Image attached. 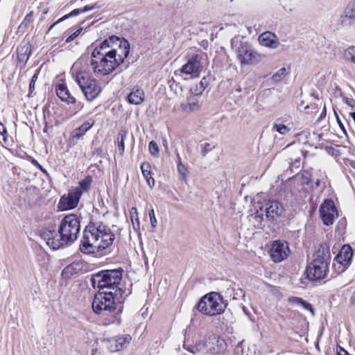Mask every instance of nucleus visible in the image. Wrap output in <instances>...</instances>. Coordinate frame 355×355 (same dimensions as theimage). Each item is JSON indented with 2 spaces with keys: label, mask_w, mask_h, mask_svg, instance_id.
<instances>
[{
  "label": "nucleus",
  "mask_w": 355,
  "mask_h": 355,
  "mask_svg": "<svg viewBox=\"0 0 355 355\" xmlns=\"http://www.w3.org/2000/svg\"><path fill=\"white\" fill-rule=\"evenodd\" d=\"M148 215H149L150 222L151 226L153 227H155L157 226V220H156V218H155V212H154V209H153L150 210V211L148 213Z\"/></svg>",
  "instance_id": "nucleus-42"
},
{
  "label": "nucleus",
  "mask_w": 355,
  "mask_h": 355,
  "mask_svg": "<svg viewBox=\"0 0 355 355\" xmlns=\"http://www.w3.org/2000/svg\"><path fill=\"white\" fill-rule=\"evenodd\" d=\"M92 182V177L90 175H87L79 182V187H74L73 189H78L82 195L83 192L87 191L89 189Z\"/></svg>",
  "instance_id": "nucleus-31"
},
{
  "label": "nucleus",
  "mask_w": 355,
  "mask_h": 355,
  "mask_svg": "<svg viewBox=\"0 0 355 355\" xmlns=\"http://www.w3.org/2000/svg\"><path fill=\"white\" fill-rule=\"evenodd\" d=\"M130 219L133 222V220L134 218H135L136 220H138V217H137V208L135 207H132L130 210ZM139 223V221H137Z\"/></svg>",
  "instance_id": "nucleus-45"
},
{
  "label": "nucleus",
  "mask_w": 355,
  "mask_h": 355,
  "mask_svg": "<svg viewBox=\"0 0 355 355\" xmlns=\"http://www.w3.org/2000/svg\"><path fill=\"white\" fill-rule=\"evenodd\" d=\"M57 96L64 102L67 103L73 104L76 103V98L69 92L65 84L61 83L56 86Z\"/></svg>",
  "instance_id": "nucleus-22"
},
{
  "label": "nucleus",
  "mask_w": 355,
  "mask_h": 355,
  "mask_svg": "<svg viewBox=\"0 0 355 355\" xmlns=\"http://www.w3.org/2000/svg\"><path fill=\"white\" fill-rule=\"evenodd\" d=\"M343 100L349 107L352 108L355 107V100L354 98H349L347 96H343Z\"/></svg>",
  "instance_id": "nucleus-44"
},
{
  "label": "nucleus",
  "mask_w": 355,
  "mask_h": 355,
  "mask_svg": "<svg viewBox=\"0 0 355 355\" xmlns=\"http://www.w3.org/2000/svg\"><path fill=\"white\" fill-rule=\"evenodd\" d=\"M215 148V146L209 143L205 142L201 144V153L202 156L205 157L207 154Z\"/></svg>",
  "instance_id": "nucleus-38"
},
{
  "label": "nucleus",
  "mask_w": 355,
  "mask_h": 355,
  "mask_svg": "<svg viewBox=\"0 0 355 355\" xmlns=\"http://www.w3.org/2000/svg\"><path fill=\"white\" fill-rule=\"evenodd\" d=\"M123 270H103L92 276L91 283L94 288H98L100 291L108 289L114 292V290H122L117 288L122 277Z\"/></svg>",
  "instance_id": "nucleus-4"
},
{
  "label": "nucleus",
  "mask_w": 355,
  "mask_h": 355,
  "mask_svg": "<svg viewBox=\"0 0 355 355\" xmlns=\"http://www.w3.org/2000/svg\"><path fill=\"white\" fill-rule=\"evenodd\" d=\"M116 40L119 42L118 49H114V52H115L114 57L112 58L113 61L115 62V64L119 67L121 63H123L125 58L129 54L130 50V44L125 39H120L119 37H116Z\"/></svg>",
  "instance_id": "nucleus-16"
},
{
  "label": "nucleus",
  "mask_w": 355,
  "mask_h": 355,
  "mask_svg": "<svg viewBox=\"0 0 355 355\" xmlns=\"http://www.w3.org/2000/svg\"><path fill=\"white\" fill-rule=\"evenodd\" d=\"M141 171L145 178L148 185L153 188L155 186V180L151 176V165L148 162H143L141 164Z\"/></svg>",
  "instance_id": "nucleus-26"
},
{
  "label": "nucleus",
  "mask_w": 355,
  "mask_h": 355,
  "mask_svg": "<svg viewBox=\"0 0 355 355\" xmlns=\"http://www.w3.org/2000/svg\"><path fill=\"white\" fill-rule=\"evenodd\" d=\"M259 41L262 46L276 49L278 47L279 42L275 34L266 31L261 34L259 37Z\"/></svg>",
  "instance_id": "nucleus-20"
},
{
  "label": "nucleus",
  "mask_w": 355,
  "mask_h": 355,
  "mask_svg": "<svg viewBox=\"0 0 355 355\" xmlns=\"http://www.w3.org/2000/svg\"><path fill=\"white\" fill-rule=\"evenodd\" d=\"M130 339L128 337L123 336L110 338L106 341L107 347L112 352L119 351Z\"/></svg>",
  "instance_id": "nucleus-21"
},
{
  "label": "nucleus",
  "mask_w": 355,
  "mask_h": 355,
  "mask_svg": "<svg viewBox=\"0 0 355 355\" xmlns=\"http://www.w3.org/2000/svg\"><path fill=\"white\" fill-rule=\"evenodd\" d=\"M148 150H149V152H150L151 155H153L154 157H157L158 156V155H159V147H158L157 144L155 141H151L149 143Z\"/></svg>",
  "instance_id": "nucleus-37"
},
{
  "label": "nucleus",
  "mask_w": 355,
  "mask_h": 355,
  "mask_svg": "<svg viewBox=\"0 0 355 355\" xmlns=\"http://www.w3.org/2000/svg\"><path fill=\"white\" fill-rule=\"evenodd\" d=\"M227 303L220 295L211 292L203 296L196 305L198 311L205 315H215L223 313Z\"/></svg>",
  "instance_id": "nucleus-5"
},
{
  "label": "nucleus",
  "mask_w": 355,
  "mask_h": 355,
  "mask_svg": "<svg viewBox=\"0 0 355 355\" xmlns=\"http://www.w3.org/2000/svg\"><path fill=\"white\" fill-rule=\"evenodd\" d=\"M321 181L319 179H317L315 182V185L316 187H320Z\"/></svg>",
  "instance_id": "nucleus-52"
},
{
  "label": "nucleus",
  "mask_w": 355,
  "mask_h": 355,
  "mask_svg": "<svg viewBox=\"0 0 355 355\" xmlns=\"http://www.w3.org/2000/svg\"><path fill=\"white\" fill-rule=\"evenodd\" d=\"M344 56L346 59L350 60L353 63H355V46H351L346 49Z\"/></svg>",
  "instance_id": "nucleus-34"
},
{
  "label": "nucleus",
  "mask_w": 355,
  "mask_h": 355,
  "mask_svg": "<svg viewBox=\"0 0 355 355\" xmlns=\"http://www.w3.org/2000/svg\"><path fill=\"white\" fill-rule=\"evenodd\" d=\"M37 79H38V72H36L33 76L31 81L29 85L30 93H32L33 91L35 89V82L37 80Z\"/></svg>",
  "instance_id": "nucleus-43"
},
{
  "label": "nucleus",
  "mask_w": 355,
  "mask_h": 355,
  "mask_svg": "<svg viewBox=\"0 0 355 355\" xmlns=\"http://www.w3.org/2000/svg\"><path fill=\"white\" fill-rule=\"evenodd\" d=\"M83 31V28H78L75 32H73L71 35H70L66 40L65 42L69 43L75 40Z\"/></svg>",
  "instance_id": "nucleus-41"
},
{
  "label": "nucleus",
  "mask_w": 355,
  "mask_h": 355,
  "mask_svg": "<svg viewBox=\"0 0 355 355\" xmlns=\"http://www.w3.org/2000/svg\"><path fill=\"white\" fill-rule=\"evenodd\" d=\"M252 216L254 220V225L257 227H261L262 225V222L263 220V214L262 211V209H261V211L257 210Z\"/></svg>",
  "instance_id": "nucleus-35"
},
{
  "label": "nucleus",
  "mask_w": 355,
  "mask_h": 355,
  "mask_svg": "<svg viewBox=\"0 0 355 355\" xmlns=\"http://www.w3.org/2000/svg\"><path fill=\"white\" fill-rule=\"evenodd\" d=\"M114 234L105 225H100L98 227L87 226L83 232L80 250L85 254H94L101 252L106 254L108 248L114 241Z\"/></svg>",
  "instance_id": "nucleus-1"
},
{
  "label": "nucleus",
  "mask_w": 355,
  "mask_h": 355,
  "mask_svg": "<svg viewBox=\"0 0 355 355\" xmlns=\"http://www.w3.org/2000/svg\"><path fill=\"white\" fill-rule=\"evenodd\" d=\"M81 193L78 189H71L67 195H64L60 199L58 205V209L65 211L74 209L78 206Z\"/></svg>",
  "instance_id": "nucleus-13"
},
{
  "label": "nucleus",
  "mask_w": 355,
  "mask_h": 355,
  "mask_svg": "<svg viewBox=\"0 0 355 355\" xmlns=\"http://www.w3.org/2000/svg\"><path fill=\"white\" fill-rule=\"evenodd\" d=\"M199 98L190 94L187 101L181 103V107L184 112H191L200 109Z\"/></svg>",
  "instance_id": "nucleus-23"
},
{
  "label": "nucleus",
  "mask_w": 355,
  "mask_h": 355,
  "mask_svg": "<svg viewBox=\"0 0 355 355\" xmlns=\"http://www.w3.org/2000/svg\"><path fill=\"white\" fill-rule=\"evenodd\" d=\"M236 57L241 65H254L259 63L262 56L248 42H241L236 51Z\"/></svg>",
  "instance_id": "nucleus-8"
},
{
  "label": "nucleus",
  "mask_w": 355,
  "mask_h": 355,
  "mask_svg": "<svg viewBox=\"0 0 355 355\" xmlns=\"http://www.w3.org/2000/svg\"><path fill=\"white\" fill-rule=\"evenodd\" d=\"M336 352L337 355H349L348 352L340 346H337Z\"/></svg>",
  "instance_id": "nucleus-47"
},
{
  "label": "nucleus",
  "mask_w": 355,
  "mask_h": 355,
  "mask_svg": "<svg viewBox=\"0 0 355 355\" xmlns=\"http://www.w3.org/2000/svg\"><path fill=\"white\" fill-rule=\"evenodd\" d=\"M55 230H44L40 236L44 239L47 245L53 250H58L65 245H69L67 242L61 240V234H58Z\"/></svg>",
  "instance_id": "nucleus-15"
},
{
  "label": "nucleus",
  "mask_w": 355,
  "mask_h": 355,
  "mask_svg": "<svg viewBox=\"0 0 355 355\" xmlns=\"http://www.w3.org/2000/svg\"><path fill=\"white\" fill-rule=\"evenodd\" d=\"M352 256V248L349 245H343L338 254L334 258V263L333 264V266L338 273L345 270L351 263Z\"/></svg>",
  "instance_id": "nucleus-10"
},
{
  "label": "nucleus",
  "mask_w": 355,
  "mask_h": 355,
  "mask_svg": "<svg viewBox=\"0 0 355 355\" xmlns=\"http://www.w3.org/2000/svg\"><path fill=\"white\" fill-rule=\"evenodd\" d=\"M335 114H336V120H337V122L340 128V129L342 130H343L344 132H346V130H345V127H344V125L343 124V123L341 122L339 116H338V114H336V112H335Z\"/></svg>",
  "instance_id": "nucleus-48"
},
{
  "label": "nucleus",
  "mask_w": 355,
  "mask_h": 355,
  "mask_svg": "<svg viewBox=\"0 0 355 355\" xmlns=\"http://www.w3.org/2000/svg\"><path fill=\"white\" fill-rule=\"evenodd\" d=\"M326 107L325 105L324 106V109L321 113V117H323V116H326Z\"/></svg>",
  "instance_id": "nucleus-53"
},
{
  "label": "nucleus",
  "mask_w": 355,
  "mask_h": 355,
  "mask_svg": "<svg viewBox=\"0 0 355 355\" xmlns=\"http://www.w3.org/2000/svg\"><path fill=\"white\" fill-rule=\"evenodd\" d=\"M300 184L304 187V189L306 192H309L313 189L314 186L311 181V175L309 171H305L302 173Z\"/></svg>",
  "instance_id": "nucleus-28"
},
{
  "label": "nucleus",
  "mask_w": 355,
  "mask_h": 355,
  "mask_svg": "<svg viewBox=\"0 0 355 355\" xmlns=\"http://www.w3.org/2000/svg\"><path fill=\"white\" fill-rule=\"evenodd\" d=\"M241 88H239L236 89V91H238V92H241Z\"/></svg>",
  "instance_id": "nucleus-55"
},
{
  "label": "nucleus",
  "mask_w": 355,
  "mask_h": 355,
  "mask_svg": "<svg viewBox=\"0 0 355 355\" xmlns=\"http://www.w3.org/2000/svg\"><path fill=\"white\" fill-rule=\"evenodd\" d=\"M188 350H189L191 353H194L193 350H191V349H188Z\"/></svg>",
  "instance_id": "nucleus-54"
},
{
  "label": "nucleus",
  "mask_w": 355,
  "mask_h": 355,
  "mask_svg": "<svg viewBox=\"0 0 355 355\" xmlns=\"http://www.w3.org/2000/svg\"><path fill=\"white\" fill-rule=\"evenodd\" d=\"M123 290L100 291L92 302L93 311L97 314H111L110 323L117 325L121 323V313L123 311Z\"/></svg>",
  "instance_id": "nucleus-2"
},
{
  "label": "nucleus",
  "mask_w": 355,
  "mask_h": 355,
  "mask_svg": "<svg viewBox=\"0 0 355 355\" xmlns=\"http://www.w3.org/2000/svg\"><path fill=\"white\" fill-rule=\"evenodd\" d=\"M272 130L278 132L279 134L284 135L290 131V128L282 123H279L278 121L273 123Z\"/></svg>",
  "instance_id": "nucleus-32"
},
{
  "label": "nucleus",
  "mask_w": 355,
  "mask_h": 355,
  "mask_svg": "<svg viewBox=\"0 0 355 355\" xmlns=\"http://www.w3.org/2000/svg\"><path fill=\"white\" fill-rule=\"evenodd\" d=\"M286 73L287 72L286 68H281L272 76V80L275 82L280 81L285 77Z\"/></svg>",
  "instance_id": "nucleus-36"
},
{
  "label": "nucleus",
  "mask_w": 355,
  "mask_h": 355,
  "mask_svg": "<svg viewBox=\"0 0 355 355\" xmlns=\"http://www.w3.org/2000/svg\"><path fill=\"white\" fill-rule=\"evenodd\" d=\"M296 300L298 302V303L301 304L304 309L309 310L313 313V309L310 303L303 300L302 298L297 297Z\"/></svg>",
  "instance_id": "nucleus-40"
},
{
  "label": "nucleus",
  "mask_w": 355,
  "mask_h": 355,
  "mask_svg": "<svg viewBox=\"0 0 355 355\" xmlns=\"http://www.w3.org/2000/svg\"><path fill=\"white\" fill-rule=\"evenodd\" d=\"M202 54H195L187 58V62L181 67V73L191 75L193 78L198 77L203 68Z\"/></svg>",
  "instance_id": "nucleus-9"
},
{
  "label": "nucleus",
  "mask_w": 355,
  "mask_h": 355,
  "mask_svg": "<svg viewBox=\"0 0 355 355\" xmlns=\"http://www.w3.org/2000/svg\"><path fill=\"white\" fill-rule=\"evenodd\" d=\"M204 90L205 89L202 88V86H199V84H197L191 88L190 94L200 97Z\"/></svg>",
  "instance_id": "nucleus-39"
},
{
  "label": "nucleus",
  "mask_w": 355,
  "mask_h": 355,
  "mask_svg": "<svg viewBox=\"0 0 355 355\" xmlns=\"http://www.w3.org/2000/svg\"><path fill=\"white\" fill-rule=\"evenodd\" d=\"M77 64V63H75L72 67V76L80 88L85 98L88 101H92L101 94L102 91L101 86L96 79L92 78L86 71H76Z\"/></svg>",
  "instance_id": "nucleus-3"
},
{
  "label": "nucleus",
  "mask_w": 355,
  "mask_h": 355,
  "mask_svg": "<svg viewBox=\"0 0 355 355\" xmlns=\"http://www.w3.org/2000/svg\"><path fill=\"white\" fill-rule=\"evenodd\" d=\"M115 53L114 51L109 53H99L97 50H93L90 65L94 73L98 76H104L112 72L116 68L115 62L112 60Z\"/></svg>",
  "instance_id": "nucleus-6"
},
{
  "label": "nucleus",
  "mask_w": 355,
  "mask_h": 355,
  "mask_svg": "<svg viewBox=\"0 0 355 355\" xmlns=\"http://www.w3.org/2000/svg\"><path fill=\"white\" fill-rule=\"evenodd\" d=\"M33 164H35V166H38V168L41 170V171H43L41 165H40V164L36 161V160H33Z\"/></svg>",
  "instance_id": "nucleus-51"
},
{
  "label": "nucleus",
  "mask_w": 355,
  "mask_h": 355,
  "mask_svg": "<svg viewBox=\"0 0 355 355\" xmlns=\"http://www.w3.org/2000/svg\"><path fill=\"white\" fill-rule=\"evenodd\" d=\"M339 23L343 26L355 25V0L349 3L343 14L340 17Z\"/></svg>",
  "instance_id": "nucleus-17"
},
{
  "label": "nucleus",
  "mask_w": 355,
  "mask_h": 355,
  "mask_svg": "<svg viewBox=\"0 0 355 355\" xmlns=\"http://www.w3.org/2000/svg\"><path fill=\"white\" fill-rule=\"evenodd\" d=\"M270 253L274 262H281L288 255L289 248L288 243L279 240L275 241L272 244Z\"/></svg>",
  "instance_id": "nucleus-14"
},
{
  "label": "nucleus",
  "mask_w": 355,
  "mask_h": 355,
  "mask_svg": "<svg viewBox=\"0 0 355 355\" xmlns=\"http://www.w3.org/2000/svg\"><path fill=\"white\" fill-rule=\"evenodd\" d=\"M320 215L323 223L332 225L335 218L338 217V211L332 200L327 199L320 205Z\"/></svg>",
  "instance_id": "nucleus-12"
},
{
  "label": "nucleus",
  "mask_w": 355,
  "mask_h": 355,
  "mask_svg": "<svg viewBox=\"0 0 355 355\" xmlns=\"http://www.w3.org/2000/svg\"><path fill=\"white\" fill-rule=\"evenodd\" d=\"M216 342L218 343V346H220V348H222L223 345H225V340L223 339L216 338Z\"/></svg>",
  "instance_id": "nucleus-50"
},
{
  "label": "nucleus",
  "mask_w": 355,
  "mask_h": 355,
  "mask_svg": "<svg viewBox=\"0 0 355 355\" xmlns=\"http://www.w3.org/2000/svg\"><path fill=\"white\" fill-rule=\"evenodd\" d=\"M94 122H84L79 128L74 130L71 139L78 140L83 137L93 125Z\"/></svg>",
  "instance_id": "nucleus-27"
},
{
  "label": "nucleus",
  "mask_w": 355,
  "mask_h": 355,
  "mask_svg": "<svg viewBox=\"0 0 355 355\" xmlns=\"http://www.w3.org/2000/svg\"><path fill=\"white\" fill-rule=\"evenodd\" d=\"M145 94L141 89H133L128 96V101L130 104L140 105L144 101Z\"/></svg>",
  "instance_id": "nucleus-24"
},
{
  "label": "nucleus",
  "mask_w": 355,
  "mask_h": 355,
  "mask_svg": "<svg viewBox=\"0 0 355 355\" xmlns=\"http://www.w3.org/2000/svg\"><path fill=\"white\" fill-rule=\"evenodd\" d=\"M128 134V133L127 130H125L124 129H121L117 135L116 142L117 144L119 153L121 156H123L124 154V151H125L124 141H125V139L127 138Z\"/></svg>",
  "instance_id": "nucleus-29"
},
{
  "label": "nucleus",
  "mask_w": 355,
  "mask_h": 355,
  "mask_svg": "<svg viewBox=\"0 0 355 355\" xmlns=\"http://www.w3.org/2000/svg\"><path fill=\"white\" fill-rule=\"evenodd\" d=\"M331 257L330 253V247L327 243H322L320 245L318 249L313 254V261H318L324 264L329 266Z\"/></svg>",
  "instance_id": "nucleus-19"
},
{
  "label": "nucleus",
  "mask_w": 355,
  "mask_h": 355,
  "mask_svg": "<svg viewBox=\"0 0 355 355\" xmlns=\"http://www.w3.org/2000/svg\"><path fill=\"white\" fill-rule=\"evenodd\" d=\"M80 230V220L76 214L65 216L61 220L58 232L61 234V240L71 245L78 238Z\"/></svg>",
  "instance_id": "nucleus-7"
},
{
  "label": "nucleus",
  "mask_w": 355,
  "mask_h": 355,
  "mask_svg": "<svg viewBox=\"0 0 355 355\" xmlns=\"http://www.w3.org/2000/svg\"><path fill=\"white\" fill-rule=\"evenodd\" d=\"M266 217L268 220H274L276 217H281L284 215V208L277 201H271L266 205Z\"/></svg>",
  "instance_id": "nucleus-18"
},
{
  "label": "nucleus",
  "mask_w": 355,
  "mask_h": 355,
  "mask_svg": "<svg viewBox=\"0 0 355 355\" xmlns=\"http://www.w3.org/2000/svg\"><path fill=\"white\" fill-rule=\"evenodd\" d=\"M96 8H98V6L96 4H94L92 6H85L83 8H77L72 10L71 12H69L67 15H65L62 17L60 18L57 21H55L50 28H52L55 24L71 17H74L80 15V13H83L89 10H92Z\"/></svg>",
  "instance_id": "nucleus-25"
},
{
  "label": "nucleus",
  "mask_w": 355,
  "mask_h": 355,
  "mask_svg": "<svg viewBox=\"0 0 355 355\" xmlns=\"http://www.w3.org/2000/svg\"><path fill=\"white\" fill-rule=\"evenodd\" d=\"M0 135L3 136L4 141H6L7 130L4 125L0 123Z\"/></svg>",
  "instance_id": "nucleus-46"
},
{
  "label": "nucleus",
  "mask_w": 355,
  "mask_h": 355,
  "mask_svg": "<svg viewBox=\"0 0 355 355\" xmlns=\"http://www.w3.org/2000/svg\"><path fill=\"white\" fill-rule=\"evenodd\" d=\"M198 84H199V86H202V88H203L205 89L207 87V86L208 85V83L206 80V78H203L200 81V83Z\"/></svg>",
  "instance_id": "nucleus-49"
},
{
  "label": "nucleus",
  "mask_w": 355,
  "mask_h": 355,
  "mask_svg": "<svg viewBox=\"0 0 355 355\" xmlns=\"http://www.w3.org/2000/svg\"><path fill=\"white\" fill-rule=\"evenodd\" d=\"M116 37L112 36L109 40H105L99 46H96L94 50H97L99 53H112L114 51V49H111L110 50L108 49L110 47V42H113L114 40H116Z\"/></svg>",
  "instance_id": "nucleus-30"
},
{
  "label": "nucleus",
  "mask_w": 355,
  "mask_h": 355,
  "mask_svg": "<svg viewBox=\"0 0 355 355\" xmlns=\"http://www.w3.org/2000/svg\"><path fill=\"white\" fill-rule=\"evenodd\" d=\"M329 270V266L318 261H312L306 269L307 279L311 281H318L326 277Z\"/></svg>",
  "instance_id": "nucleus-11"
},
{
  "label": "nucleus",
  "mask_w": 355,
  "mask_h": 355,
  "mask_svg": "<svg viewBox=\"0 0 355 355\" xmlns=\"http://www.w3.org/2000/svg\"><path fill=\"white\" fill-rule=\"evenodd\" d=\"M177 157L178 159V171L180 174V178L183 180L186 178V168L182 163L181 157L180 156L179 153H177Z\"/></svg>",
  "instance_id": "nucleus-33"
}]
</instances>
